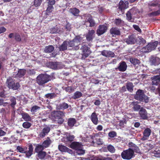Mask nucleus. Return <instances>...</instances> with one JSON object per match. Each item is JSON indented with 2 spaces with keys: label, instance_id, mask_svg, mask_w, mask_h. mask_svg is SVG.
<instances>
[{
  "label": "nucleus",
  "instance_id": "obj_1",
  "mask_svg": "<svg viewBox=\"0 0 160 160\" xmlns=\"http://www.w3.org/2000/svg\"><path fill=\"white\" fill-rule=\"evenodd\" d=\"M83 41L82 38L80 36H77L72 41H68V48L69 50H77L81 46L80 43Z\"/></svg>",
  "mask_w": 160,
  "mask_h": 160
},
{
  "label": "nucleus",
  "instance_id": "obj_2",
  "mask_svg": "<svg viewBox=\"0 0 160 160\" xmlns=\"http://www.w3.org/2000/svg\"><path fill=\"white\" fill-rule=\"evenodd\" d=\"M70 147L75 150V152L79 155H83L85 150H83V145L78 142H73L71 144Z\"/></svg>",
  "mask_w": 160,
  "mask_h": 160
},
{
  "label": "nucleus",
  "instance_id": "obj_3",
  "mask_svg": "<svg viewBox=\"0 0 160 160\" xmlns=\"http://www.w3.org/2000/svg\"><path fill=\"white\" fill-rule=\"evenodd\" d=\"M51 80V77L47 74H41L37 78V82L40 85H43Z\"/></svg>",
  "mask_w": 160,
  "mask_h": 160
},
{
  "label": "nucleus",
  "instance_id": "obj_4",
  "mask_svg": "<svg viewBox=\"0 0 160 160\" xmlns=\"http://www.w3.org/2000/svg\"><path fill=\"white\" fill-rule=\"evenodd\" d=\"M135 98L140 101L147 103L149 101V98L146 95L143 90L139 89L136 92L134 96Z\"/></svg>",
  "mask_w": 160,
  "mask_h": 160
},
{
  "label": "nucleus",
  "instance_id": "obj_5",
  "mask_svg": "<svg viewBox=\"0 0 160 160\" xmlns=\"http://www.w3.org/2000/svg\"><path fill=\"white\" fill-rule=\"evenodd\" d=\"M52 116L55 119V121L59 124L62 123L64 120L62 118L64 116V113L60 111H54L51 114Z\"/></svg>",
  "mask_w": 160,
  "mask_h": 160
},
{
  "label": "nucleus",
  "instance_id": "obj_6",
  "mask_svg": "<svg viewBox=\"0 0 160 160\" xmlns=\"http://www.w3.org/2000/svg\"><path fill=\"white\" fill-rule=\"evenodd\" d=\"M134 154V151L129 148L123 151L121 153V157L124 159L129 160L132 158Z\"/></svg>",
  "mask_w": 160,
  "mask_h": 160
},
{
  "label": "nucleus",
  "instance_id": "obj_7",
  "mask_svg": "<svg viewBox=\"0 0 160 160\" xmlns=\"http://www.w3.org/2000/svg\"><path fill=\"white\" fill-rule=\"evenodd\" d=\"M137 9L135 8H132L126 13L127 19L131 22L134 21V18L136 17Z\"/></svg>",
  "mask_w": 160,
  "mask_h": 160
},
{
  "label": "nucleus",
  "instance_id": "obj_8",
  "mask_svg": "<svg viewBox=\"0 0 160 160\" xmlns=\"http://www.w3.org/2000/svg\"><path fill=\"white\" fill-rule=\"evenodd\" d=\"M85 20V24L87 27H92L94 26L95 23L92 19V16L89 14H85L83 16Z\"/></svg>",
  "mask_w": 160,
  "mask_h": 160
},
{
  "label": "nucleus",
  "instance_id": "obj_9",
  "mask_svg": "<svg viewBox=\"0 0 160 160\" xmlns=\"http://www.w3.org/2000/svg\"><path fill=\"white\" fill-rule=\"evenodd\" d=\"M158 45V41H155L153 42L149 43L148 45L142 49V52H150L152 50H154L157 47Z\"/></svg>",
  "mask_w": 160,
  "mask_h": 160
},
{
  "label": "nucleus",
  "instance_id": "obj_10",
  "mask_svg": "<svg viewBox=\"0 0 160 160\" xmlns=\"http://www.w3.org/2000/svg\"><path fill=\"white\" fill-rule=\"evenodd\" d=\"M108 28L106 25H100L96 31V33L98 36H100L105 33L107 30Z\"/></svg>",
  "mask_w": 160,
  "mask_h": 160
},
{
  "label": "nucleus",
  "instance_id": "obj_11",
  "mask_svg": "<svg viewBox=\"0 0 160 160\" xmlns=\"http://www.w3.org/2000/svg\"><path fill=\"white\" fill-rule=\"evenodd\" d=\"M82 46L80 49L82 50V56L85 58L88 57L91 53L90 48L85 45H81Z\"/></svg>",
  "mask_w": 160,
  "mask_h": 160
},
{
  "label": "nucleus",
  "instance_id": "obj_12",
  "mask_svg": "<svg viewBox=\"0 0 160 160\" xmlns=\"http://www.w3.org/2000/svg\"><path fill=\"white\" fill-rule=\"evenodd\" d=\"M95 36V31L93 30H89L86 35L87 40L89 42L92 41Z\"/></svg>",
  "mask_w": 160,
  "mask_h": 160
},
{
  "label": "nucleus",
  "instance_id": "obj_13",
  "mask_svg": "<svg viewBox=\"0 0 160 160\" xmlns=\"http://www.w3.org/2000/svg\"><path fill=\"white\" fill-rule=\"evenodd\" d=\"M50 130V127L46 126L43 128L42 130L40 132L39 136L40 137L43 138L47 135Z\"/></svg>",
  "mask_w": 160,
  "mask_h": 160
},
{
  "label": "nucleus",
  "instance_id": "obj_14",
  "mask_svg": "<svg viewBox=\"0 0 160 160\" xmlns=\"http://www.w3.org/2000/svg\"><path fill=\"white\" fill-rule=\"evenodd\" d=\"M128 2L127 1H125L124 2L122 1H121L119 5V8L122 12L126 9L128 7Z\"/></svg>",
  "mask_w": 160,
  "mask_h": 160
},
{
  "label": "nucleus",
  "instance_id": "obj_15",
  "mask_svg": "<svg viewBox=\"0 0 160 160\" xmlns=\"http://www.w3.org/2000/svg\"><path fill=\"white\" fill-rule=\"evenodd\" d=\"M151 130L149 128L146 129L143 132V136L141 138V140L144 141L147 140L150 135Z\"/></svg>",
  "mask_w": 160,
  "mask_h": 160
},
{
  "label": "nucleus",
  "instance_id": "obj_16",
  "mask_svg": "<svg viewBox=\"0 0 160 160\" xmlns=\"http://www.w3.org/2000/svg\"><path fill=\"white\" fill-rule=\"evenodd\" d=\"M124 41L128 44H132L135 43L136 41V39L133 35H130L124 39Z\"/></svg>",
  "mask_w": 160,
  "mask_h": 160
},
{
  "label": "nucleus",
  "instance_id": "obj_17",
  "mask_svg": "<svg viewBox=\"0 0 160 160\" xmlns=\"http://www.w3.org/2000/svg\"><path fill=\"white\" fill-rule=\"evenodd\" d=\"M139 114L142 119H146L148 118V114L145 109L142 108L139 111Z\"/></svg>",
  "mask_w": 160,
  "mask_h": 160
},
{
  "label": "nucleus",
  "instance_id": "obj_18",
  "mask_svg": "<svg viewBox=\"0 0 160 160\" xmlns=\"http://www.w3.org/2000/svg\"><path fill=\"white\" fill-rule=\"evenodd\" d=\"M58 148L59 150L62 152H68L70 154L72 153V150L64 145H60L58 146Z\"/></svg>",
  "mask_w": 160,
  "mask_h": 160
},
{
  "label": "nucleus",
  "instance_id": "obj_19",
  "mask_svg": "<svg viewBox=\"0 0 160 160\" xmlns=\"http://www.w3.org/2000/svg\"><path fill=\"white\" fill-rule=\"evenodd\" d=\"M90 119L93 123L95 125H97L98 120V115L95 112H93L90 117Z\"/></svg>",
  "mask_w": 160,
  "mask_h": 160
},
{
  "label": "nucleus",
  "instance_id": "obj_20",
  "mask_svg": "<svg viewBox=\"0 0 160 160\" xmlns=\"http://www.w3.org/2000/svg\"><path fill=\"white\" fill-rule=\"evenodd\" d=\"M152 83L153 85H157L160 83V75L154 76L152 78Z\"/></svg>",
  "mask_w": 160,
  "mask_h": 160
},
{
  "label": "nucleus",
  "instance_id": "obj_21",
  "mask_svg": "<svg viewBox=\"0 0 160 160\" xmlns=\"http://www.w3.org/2000/svg\"><path fill=\"white\" fill-rule=\"evenodd\" d=\"M127 65L126 62H122L119 63V65L117 68L116 69H118L121 72H124L127 69Z\"/></svg>",
  "mask_w": 160,
  "mask_h": 160
},
{
  "label": "nucleus",
  "instance_id": "obj_22",
  "mask_svg": "<svg viewBox=\"0 0 160 160\" xmlns=\"http://www.w3.org/2000/svg\"><path fill=\"white\" fill-rule=\"evenodd\" d=\"M26 73V70L24 69H19L18 73L14 77L16 78H20L23 77Z\"/></svg>",
  "mask_w": 160,
  "mask_h": 160
},
{
  "label": "nucleus",
  "instance_id": "obj_23",
  "mask_svg": "<svg viewBox=\"0 0 160 160\" xmlns=\"http://www.w3.org/2000/svg\"><path fill=\"white\" fill-rule=\"evenodd\" d=\"M102 54L103 56L106 57H113L115 56L114 53L110 51L103 50L102 52Z\"/></svg>",
  "mask_w": 160,
  "mask_h": 160
},
{
  "label": "nucleus",
  "instance_id": "obj_24",
  "mask_svg": "<svg viewBox=\"0 0 160 160\" xmlns=\"http://www.w3.org/2000/svg\"><path fill=\"white\" fill-rule=\"evenodd\" d=\"M151 63L152 65H158L160 64V59L158 57H153L151 60Z\"/></svg>",
  "mask_w": 160,
  "mask_h": 160
},
{
  "label": "nucleus",
  "instance_id": "obj_25",
  "mask_svg": "<svg viewBox=\"0 0 160 160\" xmlns=\"http://www.w3.org/2000/svg\"><path fill=\"white\" fill-rule=\"evenodd\" d=\"M6 83L9 88L12 89L13 85H15L14 81L11 77H9L7 79Z\"/></svg>",
  "mask_w": 160,
  "mask_h": 160
},
{
  "label": "nucleus",
  "instance_id": "obj_26",
  "mask_svg": "<svg viewBox=\"0 0 160 160\" xmlns=\"http://www.w3.org/2000/svg\"><path fill=\"white\" fill-rule=\"evenodd\" d=\"M110 32L112 37H115L116 35H119L120 32L117 28H112L110 30Z\"/></svg>",
  "mask_w": 160,
  "mask_h": 160
},
{
  "label": "nucleus",
  "instance_id": "obj_27",
  "mask_svg": "<svg viewBox=\"0 0 160 160\" xmlns=\"http://www.w3.org/2000/svg\"><path fill=\"white\" fill-rule=\"evenodd\" d=\"M33 151V148L32 146V145H30L29 146L28 150L27 151V149H26V152H24L26 154V157L29 158L30 157L32 154Z\"/></svg>",
  "mask_w": 160,
  "mask_h": 160
},
{
  "label": "nucleus",
  "instance_id": "obj_28",
  "mask_svg": "<svg viewBox=\"0 0 160 160\" xmlns=\"http://www.w3.org/2000/svg\"><path fill=\"white\" fill-rule=\"evenodd\" d=\"M68 41H64L60 46L59 50L60 51H63L66 50L68 48Z\"/></svg>",
  "mask_w": 160,
  "mask_h": 160
},
{
  "label": "nucleus",
  "instance_id": "obj_29",
  "mask_svg": "<svg viewBox=\"0 0 160 160\" xmlns=\"http://www.w3.org/2000/svg\"><path fill=\"white\" fill-rule=\"evenodd\" d=\"M22 118L25 121H29L31 119L30 115L26 112H23L21 113Z\"/></svg>",
  "mask_w": 160,
  "mask_h": 160
},
{
  "label": "nucleus",
  "instance_id": "obj_30",
  "mask_svg": "<svg viewBox=\"0 0 160 160\" xmlns=\"http://www.w3.org/2000/svg\"><path fill=\"white\" fill-rule=\"evenodd\" d=\"M82 93L80 92L77 91L74 92L72 96V98L76 99L80 98L82 96Z\"/></svg>",
  "mask_w": 160,
  "mask_h": 160
},
{
  "label": "nucleus",
  "instance_id": "obj_31",
  "mask_svg": "<svg viewBox=\"0 0 160 160\" xmlns=\"http://www.w3.org/2000/svg\"><path fill=\"white\" fill-rule=\"evenodd\" d=\"M76 123V120L75 119L71 118L68 119V125L71 128L74 126Z\"/></svg>",
  "mask_w": 160,
  "mask_h": 160
},
{
  "label": "nucleus",
  "instance_id": "obj_32",
  "mask_svg": "<svg viewBox=\"0 0 160 160\" xmlns=\"http://www.w3.org/2000/svg\"><path fill=\"white\" fill-rule=\"evenodd\" d=\"M54 49V47L52 45H49L45 47L44 51L47 53L52 52Z\"/></svg>",
  "mask_w": 160,
  "mask_h": 160
},
{
  "label": "nucleus",
  "instance_id": "obj_33",
  "mask_svg": "<svg viewBox=\"0 0 160 160\" xmlns=\"http://www.w3.org/2000/svg\"><path fill=\"white\" fill-rule=\"evenodd\" d=\"M68 107V104L67 103L63 102L59 104L57 107L58 109H65L67 108Z\"/></svg>",
  "mask_w": 160,
  "mask_h": 160
},
{
  "label": "nucleus",
  "instance_id": "obj_34",
  "mask_svg": "<svg viewBox=\"0 0 160 160\" xmlns=\"http://www.w3.org/2000/svg\"><path fill=\"white\" fill-rule=\"evenodd\" d=\"M69 12L75 16H78L79 11L75 8H71L69 10Z\"/></svg>",
  "mask_w": 160,
  "mask_h": 160
},
{
  "label": "nucleus",
  "instance_id": "obj_35",
  "mask_svg": "<svg viewBox=\"0 0 160 160\" xmlns=\"http://www.w3.org/2000/svg\"><path fill=\"white\" fill-rule=\"evenodd\" d=\"M51 143V141L50 140L49 138H48L46 140L44 141L42 145L45 148L48 147Z\"/></svg>",
  "mask_w": 160,
  "mask_h": 160
},
{
  "label": "nucleus",
  "instance_id": "obj_36",
  "mask_svg": "<svg viewBox=\"0 0 160 160\" xmlns=\"http://www.w3.org/2000/svg\"><path fill=\"white\" fill-rule=\"evenodd\" d=\"M138 102H132V105L133 106V108L135 111H137L140 109V106L138 104Z\"/></svg>",
  "mask_w": 160,
  "mask_h": 160
},
{
  "label": "nucleus",
  "instance_id": "obj_37",
  "mask_svg": "<svg viewBox=\"0 0 160 160\" xmlns=\"http://www.w3.org/2000/svg\"><path fill=\"white\" fill-rule=\"evenodd\" d=\"M58 63L57 62H49V65L51 68L53 69H58Z\"/></svg>",
  "mask_w": 160,
  "mask_h": 160
},
{
  "label": "nucleus",
  "instance_id": "obj_38",
  "mask_svg": "<svg viewBox=\"0 0 160 160\" xmlns=\"http://www.w3.org/2000/svg\"><path fill=\"white\" fill-rule=\"evenodd\" d=\"M127 88L128 91L131 92L133 91V85L131 82H129L127 83Z\"/></svg>",
  "mask_w": 160,
  "mask_h": 160
},
{
  "label": "nucleus",
  "instance_id": "obj_39",
  "mask_svg": "<svg viewBox=\"0 0 160 160\" xmlns=\"http://www.w3.org/2000/svg\"><path fill=\"white\" fill-rule=\"evenodd\" d=\"M44 148L42 145H38L35 148V150L36 152L38 153L40 152H42Z\"/></svg>",
  "mask_w": 160,
  "mask_h": 160
},
{
  "label": "nucleus",
  "instance_id": "obj_40",
  "mask_svg": "<svg viewBox=\"0 0 160 160\" xmlns=\"http://www.w3.org/2000/svg\"><path fill=\"white\" fill-rule=\"evenodd\" d=\"M130 62L134 65L138 64L140 63V61L138 59L135 58H130Z\"/></svg>",
  "mask_w": 160,
  "mask_h": 160
},
{
  "label": "nucleus",
  "instance_id": "obj_41",
  "mask_svg": "<svg viewBox=\"0 0 160 160\" xmlns=\"http://www.w3.org/2000/svg\"><path fill=\"white\" fill-rule=\"evenodd\" d=\"M126 120L125 119H123L122 120L119 121V125L122 128H123L126 124Z\"/></svg>",
  "mask_w": 160,
  "mask_h": 160
},
{
  "label": "nucleus",
  "instance_id": "obj_42",
  "mask_svg": "<svg viewBox=\"0 0 160 160\" xmlns=\"http://www.w3.org/2000/svg\"><path fill=\"white\" fill-rule=\"evenodd\" d=\"M64 89L66 91L69 93H70L74 91V90L71 86H68L65 88Z\"/></svg>",
  "mask_w": 160,
  "mask_h": 160
},
{
  "label": "nucleus",
  "instance_id": "obj_43",
  "mask_svg": "<svg viewBox=\"0 0 160 160\" xmlns=\"http://www.w3.org/2000/svg\"><path fill=\"white\" fill-rule=\"evenodd\" d=\"M17 149L19 152L21 153H24V152H25L26 149H27V148H23L21 146H18L17 147Z\"/></svg>",
  "mask_w": 160,
  "mask_h": 160
},
{
  "label": "nucleus",
  "instance_id": "obj_44",
  "mask_svg": "<svg viewBox=\"0 0 160 160\" xmlns=\"http://www.w3.org/2000/svg\"><path fill=\"white\" fill-rule=\"evenodd\" d=\"M10 101L11 102V106L14 108L15 105L16 104V98L14 97H12L10 99Z\"/></svg>",
  "mask_w": 160,
  "mask_h": 160
},
{
  "label": "nucleus",
  "instance_id": "obj_45",
  "mask_svg": "<svg viewBox=\"0 0 160 160\" xmlns=\"http://www.w3.org/2000/svg\"><path fill=\"white\" fill-rule=\"evenodd\" d=\"M115 23L118 26H122L124 24V22L121 19H117L115 20Z\"/></svg>",
  "mask_w": 160,
  "mask_h": 160
},
{
  "label": "nucleus",
  "instance_id": "obj_46",
  "mask_svg": "<svg viewBox=\"0 0 160 160\" xmlns=\"http://www.w3.org/2000/svg\"><path fill=\"white\" fill-rule=\"evenodd\" d=\"M38 157L40 159H43L46 155V153L45 152L42 151L38 152Z\"/></svg>",
  "mask_w": 160,
  "mask_h": 160
},
{
  "label": "nucleus",
  "instance_id": "obj_47",
  "mask_svg": "<svg viewBox=\"0 0 160 160\" xmlns=\"http://www.w3.org/2000/svg\"><path fill=\"white\" fill-rule=\"evenodd\" d=\"M56 96V94L54 93H49L46 94L45 95V97L46 98L52 99Z\"/></svg>",
  "mask_w": 160,
  "mask_h": 160
},
{
  "label": "nucleus",
  "instance_id": "obj_48",
  "mask_svg": "<svg viewBox=\"0 0 160 160\" xmlns=\"http://www.w3.org/2000/svg\"><path fill=\"white\" fill-rule=\"evenodd\" d=\"M53 9V6L48 5V7L46 10V13L48 14V13L51 12Z\"/></svg>",
  "mask_w": 160,
  "mask_h": 160
},
{
  "label": "nucleus",
  "instance_id": "obj_49",
  "mask_svg": "<svg viewBox=\"0 0 160 160\" xmlns=\"http://www.w3.org/2000/svg\"><path fill=\"white\" fill-rule=\"evenodd\" d=\"M31 126V124L28 122H26L23 123L22 124L23 127L25 128H28Z\"/></svg>",
  "mask_w": 160,
  "mask_h": 160
},
{
  "label": "nucleus",
  "instance_id": "obj_50",
  "mask_svg": "<svg viewBox=\"0 0 160 160\" xmlns=\"http://www.w3.org/2000/svg\"><path fill=\"white\" fill-rule=\"evenodd\" d=\"M40 109V108L39 107L37 106H34L32 108L30 111L31 112H35L39 110Z\"/></svg>",
  "mask_w": 160,
  "mask_h": 160
},
{
  "label": "nucleus",
  "instance_id": "obj_51",
  "mask_svg": "<svg viewBox=\"0 0 160 160\" xmlns=\"http://www.w3.org/2000/svg\"><path fill=\"white\" fill-rule=\"evenodd\" d=\"M74 138V136L73 135L70 134H67L66 136V138L68 141H72Z\"/></svg>",
  "mask_w": 160,
  "mask_h": 160
},
{
  "label": "nucleus",
  "instance_id": "obj_52",
  "mask_svg": "<svg viewBox=\"0 0 160 160\" xmlns=\"http://www.w3.org/2000/svg\"><path fill=\"white\" fill-rule=\"evenodd\" d=\"M42 1V0H34V5L35 7H38L40 6Z\"/></svg>",
  "mask_w": 160,
  "mask_h": 160
},
{
  "label": "nucleus",
  "instance_id": "obj_53",
  "mask_svg": "<svg viewBox=\"0 0 160 160\" xmlns=\"http://www.w3.org/2000/svg\"><path fill=\"white\" fill-rule=\"evenodd\" d=\"M107 148L108 150L111 152L113 153L115 151V149L112 146L109 145L108 146Z\"/></svg>",
  "mask_w": 160,
  "mask_h": 160
},
{
  "label": "nucleus",
  "instance_id": "obj_54",
  "mask_svg": "<svg viewBox=\"0 0 160 160\" xmlns=\"http://www.w3.org/2000/svg\"><path fill=\"white\" fill-rule=\"evenodd\" d=\"M117 133L114 131H111L108 133V136L110 138H114L116 136Z\"/></svg>",
  "mask_w": 160,
  "mask_h": 160
},
{
  "label": "nucleus",
  "instance_id": "obj_55",
  "mask_svg": "<svg viewBox=\"0 0 160 160\" xmlns=\"http://www.w3.org/2000/svg\"><path fill=\"white\" fill-rule=\"evenodd\" d=\"M150 15L152 16H156L160 14V10L152 12L150 13Z\"/></svg>",
  "mask_w": 160,
  "mask_h": 160
},
{
  "label": "nucleus",
  "instance_id": "obj_56",
  "mask_svg": "<svg viewBox=\"0 0 160 160\" xmlns=\"http://www.w3.org/2000/svg\"><path fill=\"white\" fill-rule=\"evenodd\" d=\"M14 37L15 39L17 41H20L21 40V37L19 34H15Z\"/></svg>",
  "mask_w": 160,
  "mask_h": 160
},
{
  "label": "nucleus",
  "instance_id": "obj_57",
  "mask_svg": "<svg viewBox=\"0 0 160 160\" xmlns=\"http://www.w3.org/2000/svg\"><path fill=\"white\" fill-rule=\"evenodd\" d=\"M48 5L53 6L55 3V0H47Z\"/></svg>",
  "mask_w": 160,
  "mask_h": 160
},
{
  "label": "nucleus",
  "instance_id": "obj_58",
  "mask_svg": "<svg viewBox=\"0 0 160 160\" xmlns=\"http://www.w3.org/2000/svg\"><path fill=\"white\" fill-rule=\"evenodd\" d=\"M132 146L134 147V150L135 151L138 153H139L140 152L139 149L138 148L137 146L135 144L132 143Z\"/></svg>",
  "mask_w": 160,
  "mask_h": 160
},
{
  "label": "nucleus",
  "instance_id": "obj_59",
  "mask_svg": "<svg viewBox=\"0 0 160 160\" xmlns=\"http://www.w3.org/2000/svg\"><path fill=\"white\" fill-rule=\"evenodd\" d=\"M133 27L135 30L138 31V32H141V30L138 26L136 25H133Z\"/></svg>",
  "mask_w": 160,
  "mask_h": 160
},
{
  "label": "nucleus",
  "instance_id": "obj_60",
  "mask_svg": "<svg viewBox=\"0 0 160 160\" xmlns=\"http://www.w3.org/2000/svg\"><path fill=\"white\" fill-rule=\"evenodd\" d=\"M19 85L18 83H16V84H15V85H13L12 89L13 90L17 89L19 87Z\"/></svg>",
  "mask_w": 160,
  "mask_h": 160
},
{
  "label": "nucleus",
  "instance_id": "obj_61",
  "mask_svg": "<svg viewBox=\"0 0 160 160\" xmlns=\"http://www.w3.org/2000/svg\"><path fill=\"white\" fill-rule=\"evenodd\" d=\"M158 4V3L156 2H151L149 3V5L151 7H155Z\"/></svg>",
  "mask_w": 160,
  "mask_h": 160
},
{
  "label": "nucleus",
  "instance_id": "obj_62",
  "mask_svg": "<svg viewBox=\"0 0 160 160\" xmlns=\"http://www.w3.org/2000/svg\"><path fill=\"white\" fill-rule=\"evenodd\" d=\"M0 97L5 98L6 97V94L4 91H2L0 92Z\"/></svg>",
  "mask_w": 160,
  "mask_h": 160
},
{
  "label": "nucleus",
  "instance_id": "obj_63",
  "mask_svg": "<svg viewBox=\"0 0 160 160\" xmlns=\"http://www.w3.org/2000/svg\"><path fill=\"white\" fill-rule=\"evenodd\" d=\"M65 28L67 31H70L71 29V25L69 23L67 24L65 26Z\"/></svg>",
  "mask_w": 160,
  "mask_h": 160
},
{
  "label": "nucleus",
  "instance_id": "obj_64",
  "mask_svg": "<svg viewBox=\"0 0 160 160\" xmlns=\"http://www.w3.org/2000/svg\"><path fill=\"white\" fill-rule=\"evenodd\" d=\"M97 160H111V158H99Z\"/></svg>",
  "mask_w": 160,
  "mask_h": 160
}]
</instances>
